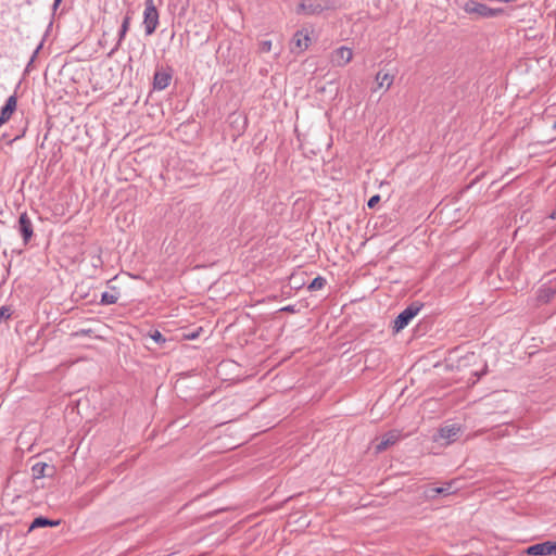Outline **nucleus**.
<instances>
[{"label": "nucleus", "mask_w": 556, "mask_h": 556, "mask_svg": "<svg viewBox=\"0 0 556 556\" xmlns=\"http://www.w3.org/2000/svg\"><path fill=\"white\" fill-rule=\"evenodd\" d=\"M333 8L330 0H302L298 7V13L305 15H318Z\"/></svg>", "instance_id": "1"}, {"label": "nucleus", "mask_w": 556, "mask_h": 556, "mask_svg": "<svg viewBox=\"0 0 556 556\" xmlns=\"http://www.w3.org/2000/svg\"><path fill=\"white\" fill-rule=\"evenodd\" d=\"M159 25V12L153 0H146V9L143 12V26L147 36H151Z\"/></svg>", "instance_id": "2"}, {"label": "nucleus", "mask_w": 556, "mask_h": 556, "mask_svg": "<svg viewBox=\"0 0 556 556\" xmlns=\"http://www.w3.org/2000/svg\"><path fill=\"white\" fill-rule=\"evenodd\" d=\"M421 305L418 303H413L407 306L403 312H401L394 320L393 330L394 332L402 331L412 319L419 313Z\"/></svg>", "instance_id": "3"}, {"label": "nucleus", "mask_w": 556, "mask_h": 556, "mask_svg": "<svg viewBox=\"0 0 556 556\" xmlns=\"http://www.w3.org/2000/svg\"><path fill=\"white\" fill-rule=\"evenodd\" d=\"M464 10L469 14H475L480 17H493L502 13L501 9H492L477 1L466 2Z\"/></svg>", "instance_id": "4"}, {"label": "nucleus", "mask_w": 556, "mask_h": 556, "mask_svg": "<svg viewBox=\"0 0 556 556\" xmlns=\"http://www.w3.org/2000/svg\"><path fill=\"white\" fill-rule=\"evenodd\" d=\"M462 434V428L457 425H447L442 427L438 434L434 437V441H443L444 444H451L455 442Z\"/></svg>", "instance_id": "5"}, {"label": "nucleus", "mask_w": 556, "mask_h": 556, "mask_svg": "<svg viewBox=\"0 0 556 556\" xmlns=\"http://www.w3.org/2000/svg\"><path fill=\"white\" fill-rule=\"evenodd\" d=\"M353 58V51L352 49L348 47H340L332 51L330 56V62L333 66L342 67L345 66L348 63L351 62Z\"/></svg>", "instance_id": "6"}, {"label": "nucleus", "mask_w": 556, "mask_h": 556, "mask_svg": "<svg viewBox=\"0 0 556 556\" xmlns=\"http://www.w3.org/2000/svg\"><path fill=\"white\" fill-rule=\"evenodd\" d=\"M18 232L23 237V241L25 244L28 243L33 237V233H34L33 224H31V220L28 217L26 212H24L20 215Z\"/></svg>", "instance_id": "7"}, {"label": "nucleus", "mask_w": 556, "mask_h": 556, "mask_svg": "<svg viewBox=\"0 0 556 556\" xmlns=\"http://www.w3.org/2000/svg\"><path fill=\"white\" fill-rule=\"evenodd\" d=\"M309 42V36L306 33L299 30L294 34L293 39L291 41V50L293 52H303L308 48Z\"/></svg>", "instance_id": "8"}, {"label": "nucleus", "mask_w": 556, "mask_h": 556, "mask_svg": "<svg viewBox=\"0 0 556 556\" xmlns=\"http://www.w3.org/2000/svg\"><path fill=\"white\" fill-rule=\"evenodd\" d=\"M16 106H17L16 96L15 94L10 96L0 112V126L5 124L11 118L12 114L16 110Z\"/></svg>", "instance_id": "9"}, {"label": "nucleus", "mask_w": 556, "mask_h": 556, "mask_svg": "<svg viewBox=\"0 0 556 556\" xmlns=\"http://www.w3.org/2000/svg\"><path fill=\"white\" fill-rule=\"evenodd\" d=\"M400 439V433L397 431H390L386 433L381 440L375 445L376 453H381L386 451L389 446L395 444Z\"/></svg>", "instance_id": "10"}, {"label": "nucleus", "mask_w": 556, "mask_h": 556, "mask_svg": "<svg viewBox=\"0 0 556 556\" xmlns=\"http://www.w3.org/2000/svg\"><path fill=\"white\" fill-rule=\"evenodd\" d=\"M456 483V481H450V482H446L444 485L442 486H438V488H432L428 491H426V496L429 497V498H434L437 495H450V494H453L456 492V488L454 486Z\"/></svg>", "instance_id": "11"}, {"label": "nucleus", "mask_w": 556, "mask_h": 556, "mask_svg": "<svg viewBox=\"0 0 556 556\" xmlns=\"http://www.w3.org/2000/svg\"><path fill=\"white\" fill-rule=\"evenodd\" d=\"M54 473V467L47 463L38 462L31 467V475L34 479H41L43 477H51Z\"/></svg>", "instance_id": "12"}, {"label": "nucleus", "mask_w": 556, "mask_h": 556, "mask_svg": "<svg viewBox=\"0 0 556 556\" xmlns=\"http://www.w3.org/2000/svg\"><path fill=\"white\" fill-rule=\"evenodd\" d=\"M552 552V541H545L542 543H538L529 546L526 549V554L533 556H546L551 555Z\"/></svg>", "instance_id": "13"}, {"label": "nucleus", "mask_w": 556, "mask_h": 556, "mask_svg": "<svg viewBox=\"0 0 556 556\" xmlns=\"http://www.w3.org/2000/svg\"><path fill=\"white\" fill-rule=\"evenodd\" d=\"M170 79L172 77L168 73L156 72L153 78V86L157 90H163L169 85Z\"/></svg>", "instance_id": "14"}, {"label": "nucleus", "mask_w": 556, "mask_h": 556, "mask_svg": "<svg viewBox=\"0 0 556 556\" xmlns=\"http://www.w3.org/2000/svg\"><path fill=\"white\" fill-rule=\"evenodd\" d=\"M556 294V288L553 286H543L538 291V301L541 303H548Z\"/></svg>", "instance_id": "15"}, {"label": "nucleus", "mask_w": 556, "mask_h": 556, "mask_svg": "<svg viewBox=\"0 0 556 556\" xmlns=\"http://www.w3.org/2000/svg\"><path fill=\"white\" fill-rule=\"evenodd\" d=\"M394 80V75H391L389 73L378 72L376 75V83L379 88H386L388 90Z\"/></svg>", "instance_id": "16"}, {"label": "nucleus", "mask_w": 556, "mask_h": 556, "mask_svg": "<svg viewBox=\"0 0 556 556\" xmlns=\"http://www.w3.org/2000/svg\"><path fill=\"white\" fill-rule=\"evenodd\" d=\"M59 525V521H53V520H50L48 518H45V517H38V518H35L34 521L31 522L30 527H29V531L36 529V528H41V527H55Z\"/></svg>", "instance_id": "17"}, {"label": "nucleus", "mask_w": 556, "mask_h": 556, "mask_svg": "<svg viewBox=\"0 0 556 556\" xmlns=\"http://www.w3.org/2000/svg\"><path fill=\"white\" fill-rule=\"evenodd\" d=\"M130 15H126L123 20V23H122V26H121V30H119V35H118V41H117V47L121 45V42L123 41V39L125 38L128 29H129V25H130Z\"/></svg>", "instance_id": "18"}, {"label": "nucleus", "mask_w": 556, "mask_h": 556, "mask_svg": "<svg viewBox=\"0 0 556 556\" xmlns=\"http://www.w3.org/2000/svg\"><path fill=\"white\" fill-rule=\"evenodd\" d=\"M325 285H326V279L318 276V277L314 278L313 281L309 283L308 290H311V291L320 290L325 287Z\"/></svg>", "instance_id": "19"}, {"label": "nucleus", "mask_w": 556, "mask_h": 556, "mask_svg": "<svg viewBox=\"0 0 556 556\" xmlns=\"http://www.w3.org/2000/svg\"><path fill=\"white\" fill-rule=\"evenodd\" d=\"M117 302V296L113 293L104 292L101 295V304L110 305Z\"/></svg>", "instance_id": "20"}, {"label": "nucleus", "mask_w": 556, "mask_h": 556, "mask_svg": "<svg viewBox=\"0 0 556 556\" xmlns=\"http://www.w3.org/2000/svg\"><path fill=\"white\" fill-rule=\"evenodd\" d=\"M12 315V309L9 306L0 307V321H7Z\"/></svg>", "instance_id": "21"}, {"label": "nucleus", "mask_w": 556, "mask_h": 556, "mask_svg": "<svg viewBox=\"0 0 556 556\" xmlns=\"http://www.w3.org/2000/svg\"><path fill=\"white\" fill-rule=\"evenodd\" d=\"M150 337L156 343H164L165 342L164 336L159 330H154L153 332H151Z\"/></svg>", "instance_id": "22"}, {"label": "nucleus", "mask_w": 556, "mask_h": 556, "mask_svg": "<svg viewBox=\"0 0 556 556\" xmlns=\"http://www.w3.org/2000/svg\"><path fill=\"white\" fill-rule=\"evenodd\" d=\"M260 49L262 52H269L271 50V41L270 40H263L260 43Z\"/></svg>", "instance_id": "23"}, {"label": "nucleus", "mask_w": 556, "mask_h": 556, "mask_svg": "<svg viewBox=\"0 0 556 556\" xmlns=\"http://www.w3.org/2000/svg\"><path fill=\"white\" fill-rule=\"evenodd\" d=\"M379 201H380V197H379L378 194L372 195V197L369 199V201H368L367 205H368V207L372 208V207H375V206L377 205V203H378Z\"/></svg>", "instance_id": "24"}, {"label": "nucleus", "mask_w": 556, "mask_h": 556, "mask_svg": "<svg viewBox=\"0 0 556 556\" xmlns=\"http://www.w3.org/2000/svg\"><path fill=\"white\" fill-rule=\"evenodd\" d=\"M281 312H288V313H294L295 312V308L293 305H288V306H285L280 309Z\"/></svg>", "instance_id": "25"}, {"label": "nucleus", "mask_w": 556, "mask_h": 556, "mask_svg": "<svg viewBox=\"0 0 556 556\" xmlns=\"http://www.w3.org/2000/svg\"><path fill=\"white\" fill-rule=\"evenodd\" d=\"M40 48H41V45H39V46L37 47V49L34 51L33 56H31V59H30V62H29L28 66H29V65L33 63V61L35 60V58H36L37 53L39 52Z\"/></svg>", "instance_id": "26"}, {"label": "nucleus", "mask_w": 556, "mask_h": 556, "mask_svg": "<svg viewBox=\"0 0 556 556\" xmlns=\"http://www.w3.org/2000/svg\"><path fill=\"white\" fill-rule=\"evenodd\" d=\"M551 555H555L556 556V542H553V541H552V552H551Z\"/></svg>", "instance_id": "27"}, {"label": "nucleus", "mask_w": 556, "mask_h": 556, "mask_svg": "<svg viewBox=\"0 0 556 556\" xmlns=\"http://www.w3.org/2000/svg\"><path fill=\"white\" fill-rule=\"evenodd\" d=\"M61 2H62V0H54L53 9L55 10L60 5Z\"/></svg>", "instance_id": "28"}, {"label": "nucleus", "mask_w": 556, "mask_h": 556, "mask_svg": "<svg viewBox=\"0 0 556 556\" xmlns=\"http://www.w3.org/2000/svg\"><path fill=\"white\" fill-rule=\"evenodd\" d=\"M551 217L554 219L556 218V211L552 213Z\"/></svg>", "instance_id": "29"}, {"label": "nucleus", "mask_w": 556, "mask_h": 556, "mask_svg": "<svg viewBox=\"0 0 556 556\" xmlns=\"http://www.w3.org/2000/svg\"><path fill=\"white\" fill-rule=\"evenodd\" d=\"M554 129H556V122H555V125H554Z\"/></svg>", "instance_id": "30"}]
</instances>
